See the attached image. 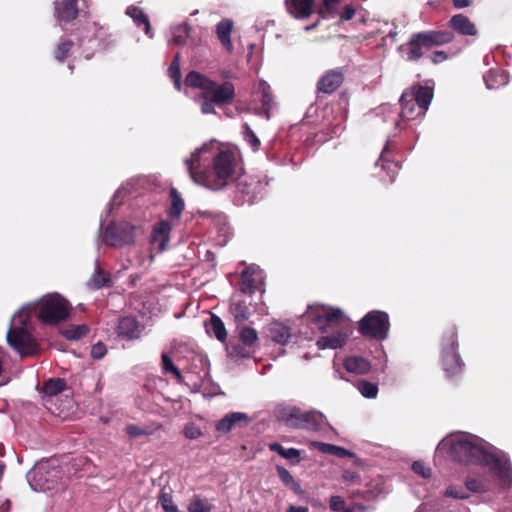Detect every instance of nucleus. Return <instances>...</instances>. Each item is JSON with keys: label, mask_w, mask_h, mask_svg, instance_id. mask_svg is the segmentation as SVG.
<instances>
[{"label": "nucleus", "mask_w": 512, "mask_h": 512, "mask_svg": "<svg viewBox=\"0 0 512 512\" xmlns=\"http://www.w3.org/2000/svg\"><path fill=\"white\" fill-rule=\"evenodd\" d=\"M437 451L448 453L458 462L489 469V477L466 480V488L472 492H499L512 484V467L506 454L475 435L463 432L452 434L438 444Z\"/></svg>", "instance_id": "nucleus-1"}, {"label": "nucleus", "mask_w": 512, "mask_h": 512, "mask_svg": "<svg viewBox=\"0 0 512 512\" xmlns=\"http://www.w3.org/2000/svg\"><path fill=\"white\" fill-rule=\"evenodd\" d=\"M184 162L196 184L214 191L223 189L243 172L239 150L214 140L195 149Z\"/></svg>", "instance_id": "nucleus-2"}, {"label": "nucleus", "mask_w": 512, "mask_h": 512, "mask_svg": "<svg viewBox=\"0 0 512 512\" xmlns=\"http://www.w3.org/2000/svg\"><path fill=\"white\" fill-rule=\"evenodd\" d=\"M306 318L321 332L335 330L332 335L319 338L316 342L320 350L341 348L351 333L350 321L339 308L322 304L310 305Z\"/></svg>", "instance_id": "nucleus-3"}, {"label": "nucleus", "mask_w": 512, "mask_h": 512, "mask_svg": "<svg viewBox=\"0 0 512 512\" xmlns=\"http://www.w3.org/2000/svg\"><path fill=\"white\" fill-rule=\"evenodd\" d=\"M30 309V306H23L12 316L6 336L9 346L22 357L33 356L39 351L32 335Z\"/></svg>", "instance_id": "nucleus-4"}, {"label": "nucleus", "mask_w": 512, "mask_h": 512, "mask_svg": "<svg viewBox=\"0 0 512 512\" xmlns=\"http://www.w3.org/2000/svg\"><path fill=\"white\" fill-rule=\"evenodd\" d=\"M432 99V87L415 85L404 91L400 98V120L406 122L424 116Z\"/></svg>", "instance_id": "nucleus-5"}, {"label": "nucleus", "mask_w": 512, "mask_h": 512, "mask_svg": "<svg viewBox=\"0 0 512 512\" xmlns=\"http://www.w3.org/2000/svg\"><path fill=\"white\" fill-rule=\"evenodd\" d=\"M27 306L31 307L30 316L36 312L38 318L45 324H57L66 320L70 314L68 301L58 293L47 294L38 302Z\"/></svg>", "instance_id": "nucleus-6"}, {"label": "nucleus", "mask_w": 512, "mask_h": 512, "mask_svg": "<svg viewBox=\"0 0 512 512\" xmlns=\"http://www.w3.org/2000/svg\"><path fill=\"white\" fill-rule=\"evenodd\" d=\"M185 84L189 87L199 88L207 98L212 99L218 105L231 103L235 96L232 83L217 84L196 71H191L186 76Z\"/></svg>", "instance_id": "nucleus-7"}, {"label": "nucleus", "mask_w": 512, "mask_h": 512, "mask_svg": "<svg viewBox=\"0 0 512 512\" xmlns=\"http://www.w3.org/2000/svg\"><path fill=\"white\" fill-rule=\"evenodd\" d=\"M60 479V470L53 461L37 463L27 474V480L34 491L47 492L54 489Z\"/></svg>", "instance_id": "nucleus-8"}, {"label": "nucleus", "mask_w": 512, "mask_h": 512, "mask_svg": "<svg viewBox=\"0 0 512 512\" xmlns=\"http://www.w3.org/2000/svg\"><path fill=\"white\" fill-rule=\"evenodd\" d=\"M285 423L293 428L318 431L327 424L326 417L318 411H301L291 408L284 417Z\"/></svg>", "instance_id": "nucleus-9"}, {"label": "nucleus", "mask_w": 512, "mask_h": 512, "mask_svg": "<svg viewBox=\"0 0 512 512\" xmlns=\"http://www.w3.org/2000/svg\"><path fill=\"white\" fill-rule=\"evenodd\" d=\"M389 317L383 311H371L362 318L359 324V331L362 335L384 340L389 332Z\"/></svg>", "instance_id": "nucleus-10"}, {"label": "nucleus", "mask_w": 512, "mask_h": 512, "mask_svg": "<svg viewBox=\"0 0 512 512\" xmlns=\"http://www.w3.org/2000/svg\"><path fill=\"white\" fill-rule=\"evenodd\" d=\"M134 240V227L129 223L108 225L103 235V241L111 246H123Z\"/></svg>", "instance_id": "nucleus-11"}, {"label": "nucleus", "mask_w": 512, "mask_h": 512, "mask_svg": "<svg viewBox=\"0 0 512 512\" xmlns=\"http://www.w3.org/2000/svg\"><path fill=\"white\" fill-rule=\"evenodd\" d=\"M456 335L451 332L445 339V344L442 352V362L445 372L452 376L459 373L462 369L461 359L456 351Z\"/></svg>", "instance_id": "nucleus-12"}, {"label": "nucleus", "mask_w": 512, "mask_h": 512, "mask_svg": "<svg viewBox=\"0 0 512 512\" xmlns=\"http://www.w3.org/2000/svg\"><path fill=\"white\" fill-rule=\"evenodd\" d=\"M263 284V272L255 266H250L242 272L241 290L244 293H253Z\"/></svg>", "instance_id": "nucleus-13"}, {"label": "nucleus", "mask_w": 512, "mask_h": 512, "mask_svg": "<svg viewBox=\"0 0 512 512\" xmlns=\"http://www.w3.org/2000/svg\"><path fill=\"white\" fill-rule=\"evenodd\" d=\"M234 28V22L229 18H223L215 26L216 37L224 50L228 53L234 51V45L231 40V34Z\"/></svg>", "instance_id": "nucleus-14"}, {"label": "nucleus", "mask_w": 512, "mask_h": 512, "mask_svg": "<svg viewBox=\"0 0 512 512\" xmlns=\"http://www.w3.org/2000/svg\"><path fill=\"white\" fill-rule=\"evenodd\" d=\"M287 11L298 19L309 17L314 9V0H285Z\"/></svg>", "instance_id": "nucleus-15"}, {"label": "nucleus", "mask_w": 512, "mask_h": 512, "mask_svg": "<svg viewBox=\"0 0 512 512\" xmlns=\"http://www.w3.org/2000/svg\"><path fill=\"white\" fill-rule=\"evenodd\" d=\"M118 335L124 339L139 338L142 332V327L133 317H123L119 320L117 327Z\"/></svg>", "instance_id": "nucleus-16"}, {"label": "nucleus", "mask_w": 512, "mask_h": 512, "mask_svg": "<svg viewBox=\"0 0 512 512\" xmlns=\"http://www.w3.org/2000/svg\"><path fill=\"white\" fill-rule=\"evenodd\" d=\"M171 224L167 220L158 222L152 231L151 240L158 245L160 251L164 250L170 240Z\"/></svg>", "instance_id": "nucleus-17"}, {"label": "nucleus", "mask_w": 512, "mask_h": 512, "mask_svg": "<svg viewBox=\"0 0 512 512\" xmlns=\"http://www.w3.org/2000/svg\"><path fill=\"white\" fill-rule=\"evenodd\" d=\"M247 424L248 416L242 412H232L225 415L216 423V430L222 434H226L238 424Z\"/></svg>", "instance_id": "nucleus-18"}, {"label": "nucleus", "mask_w": 512, "mask_h": 512, "mask_svg": "<svg viewBox=\"0 0 512 512\" xmlns=\"http://www.w3.org/2000/svg\"><path fill=\"white\" fill-rule=\"evenodd\" d=\"M54 5L55 15L60 21H70L78 14L76 0H56Z\"/></svg>", "instance_id": "nucleus-19"}, {"label": "nucleus", "mask_w": 512, "mask_h": 512, "mask_svg": "<svg viewBox=\"0 0 512 512\" xmlns=\"http://www.w3.org/2000/svg\"><path fill=\"white\" fill-rule=\"evenodd\" d=\"M449 24L453 30L461 35L474 36L477 34L475 25L463 14L454 15L450 19Z\"/></svg>", "instance_id": "nucleus-20"}, {"label": "nucleus", "mask_w": 512, "mask_h": 512, "mask_svg": "<svg viewBox=\"0 0 512 512\" xmlns=\"http://www.w3.org/2000/svg\"><path fill=\"white\" fill-rule=\"evenodd\" d=\"M236 179V188L243 195L244 200L253 201L259 183L248 176L242 175V173Z\"/></svg>", "instance_id": "nucleus-21"}, {"label": "nucleus", "mask_w": 512, "mask_h": 512, "mask_svg": "<svg viewBox=\"0 0 512 512\" xmlns=\"http://www.w3.org/2000/svg\"><path fill=\"white\" fill-rule=\"evenodd\" d=\"M424 42V47L443 45L452 40V34L444 31H426L419 33Z\"/></svg>", "instance_id": "nucleus-22"}, {"label": "nucleus", "mask_w": 512, "mask_h": 512, "mask_svg": "<svg viewBox=\"0 0 512 512\" xmlns=\"http://www.w3.org/2000/svg\"><path fill=\"white\" fill-rule=\"evenodd\" d=\"M342 81L343 76L340 72L330 71L320 79L318 88L324 93H332L341 85Z\"/></svg>", "instance_id": "nucleus-23"}, {"label": "nucleus", "mask_w": 512, "mask_h": 512, "mask_svg": "<svg viewBox=\"0 0 512 512\" xmlns=\"http://www.w3.org/2000/svg\"><path fill=\"white\" fill-rule=\"evenodd\" d=\"M206 332L214 335L220 342H224L227 338V332L222 320L215 314H211L210 318L205 322Z\"/></svg>", "instance_id": "nucleus-24"}, {"label": "nucleus", "mask_w": 512, "mask_h": 512, "mask_svg": "<svg viewBox=\"0 0 512 512\" xmlns=\"http://www.w3.org/2000/svg\"><path fill=\"white\" fill-rule=\"evenodd\" d=\"M311 446L322 453L335 455L340 458L352 457L353 453L343 447L323 442H311Z\"/></svg>", "instance_id": "nucleus-25"}, {"label": "nucleus", "mask_w": 512, "mask_h": 512, "mask_svg": "<svg viewBox=\"0 0 512 512\" xmlns=\"http://www.w3.org/2000/svg\"><path fill=\"white\" fill-rule=\"evenodd\" d=\"M65 389V382L62 379H50L43 387L45 402L48 404L53 400V397L58 396Z\"/></svg>", "instance_id": "nucleus-26"}, {"label": "nucleus", "mask_w": 512, "mask_h": 512, "mask_svg": "<svg viewBox=\"0 0 512 512\" xmlns=\"http://www.w3.org/2000/svg\"><path fill=\"white\" fill-rule=\"evenodd\" d=\"M424 47V42L419 33H415L412 35L411 39L408 42L407 48V59L409 61H416L422 56V49Z\"/></svg>", "instance_id": "nucleus-27"}, {"label": "nucleus", "mask_w": 512, "mask_h": 512, "mask_svg": "<svg viewBox=\"0 0 512 512\" xmlns=\"http://www.w3.org/2000/svg\"><path fill=\"white\" fill-rule=\"evenodd\" d=\"M126 14L133 19V21L136 25L140 26L141 24H143L145 33L150 38L153 37V34L151 33V26H150L148 17L146 14H144V12L140 8H138L136 6H130L127 8Z\"/></svg>", "instance_id": "nucleus-28"}, {"label": "nucleus", "mask_w": 512, "mask_h": 512, "mask_svg": "<svg viewBox=\"0 0 512 512\" xmlns=\"http://www.w3.org/2000/svg\"><path fill=\"white\" fill-rule=\"evenodd\" d=\"M344 366L347 371L357 374H365L370 370V364L367 360L357 356L348 357Z\"/></svg>", "instance_id": "nucleus-29"}, {"label": "nucleus", "mask_w": 512, "mask_h": 512, "mask_svg": "<svg viewBox=\"0 0 512 512\" xmlns=\"http://www.w3.org/2000/svg\"><path fill=\"white\" fill-rule=\"evenodd\" d=\"M191 27L187 23H181L171 28V42L175 45H184L190 36Z\"/></svg>", "instance_id": "nucleus-30"}, {"label": "nucleus", "mask_w": 512, "mask_h": 512, "mask_svg": "<svg viewBox=\"0 0 512 512\" xmlns=\"http://www.w3.org/2000/svg\"><path fill=\"white\" fill-rule=\"evenodd\" d=\"M269 331L273 341L282 345H285L289 341L290 331L285 325L274 322L270 325Z\"/></svg>", "instance_id": "nucleus-31"}, {"label": "nucleus", "mask_w": 512, "mask_h": 512, "mask_svg": "<svg viewBox=\"0 0 512 512\" xmlns=\"http://www.w3.org/2000/svg\"><path fill=\"white\" fill-rule=\"evenodd\" d=\"M348 1L349 0H322L319 13L323 17L335 18L337 13H339L340 6Z\"/></svg>", "instance_id": "nucleus-32"}, {"label": "nucleus", "mask_w": 512, "mask_h": 512, "mask_svg": "<svg viewBox=\"0 0 512 512\" xmlns=\"http://www.w3.org/2000/svg\"><path fill=\"white\" fill-rule=\"evenodd\" d=\"M484 82L488 89H496L500 85H505L507 78L499 71L491 69L484 75Z\"/></svg>", "instance_id": "nucleus-33"}, {"label": "nucleus", "mask_w": 512, "mask_h": 512, "mask_svg": "<svg viewBox=\"0 0 512 512\" xmlns=\"http://www.w3.org/2000/svg\"><path fill=\"white\" fill-rule=\"evenodd\" d=\"M111 285V278L99 267L96 268L95 273L88 282V286L93 289H100L105 286Z\"/></svg>", "instance_id": "nucleus-34"}, {"label": "nucleus", "mask_w": 512, "mask_h": 512, "mask_svg": "<svg viewBox=\"0 0 512 512\" xmlns=\"http://www.w3.org/2000/svg\"><path fill=\"white\" fill-rule=\"evenodd\" d=\"M89 329L86 325H71L62 330V335L68 340H78L88 333Z\"/></svg>", "instance_id": "nucleus-35"}, {"label": "nucleus", "mask_w": 512, "mask_h": 512, "mask_svg": "<svg viewBox=\"0 0 512 512\" xmlns=\"http://www.w3.org/2000/svg\"><path fill=\"white\" fill-rule=\"evenodd\" d=\"M171 207L169 209V215L173 218H178L184 209V201L176 189H171Z\"/></svg>", "instance_id": "nucleus-36"}, {"label": "nucleus", "mask_w": 512, "mask_h": 512, "mask_svg": "<svg viewBox=\"0 0 512 512\" xmlns=\"http://www.w3.org/2000/svg\"><path fill=\"white\" fill-rule=\"evenodd\" d=\"M258 92L261 93L262 104L264 106V113L267 119H269V109L272 105V96L270 93V87L265 81H260L258 84Z\"/></svg>", "instance_id": "nucleus-37"}, {"label": "nucleus", "mask_w": 512, "mask_h": 512, "mask_svg": "<svg viewBox=\"0 0 512 512\" xmlns=\"http://www.w3.org/2000/svg\"><path fill=\"white\" fill-rule=\"evenodd\" d=\"M277 473L284 485L292 488L295 492L300 490V485L295 481L294 477L286 468L277 466Z\"/></svg>", "instance_id": "nucleus-38"}, {"label": "nucleus", "mask_w": 512, "mask_h": 512, "mask_svg": "<svg viewBox=\"0 0 512 512\" xmlns=\"http://www.w3.org/2000/svg\"><path fill=\"white\" fill-rule=\"evenodd\" d=\"M169 76L174 81V86L177 90L181 87V72H180V62H179V54H177L172 60L169 69Z\"/></svg>", "instance_id": "nucleus-39"}, {"label": "nucleus", "mask_w": 512, "mask_h": 512, "mask_svg": "<svg viewBox=\"0 0 512 512\" xmlns=\"http://www.w3.org/2000/svg\"><path fill=\"white\" fill-rule=\"evenodd\" d=\"M162 370L164 373H171L174 377L181 382L182 375L179 369L174 365L172 359L166 354H162Z\"/></svg>", "instance_id": "nucleus-40"}, {"label": "nucleus", "mask_w": 512, "mask_h": 512, "mask_svg": "<svg viewBox=\"0 0 512 512\" xmlns=\"http://www.w3.org/2000/svg\"><path fill=\"white\" fill-rule=\"evenodd\" d=\"M233 314L238 322L246 321L250 316L248 305L244 301H239L233 305Z\"/></svg>", "instance_id": "nucleus-41"}, {"label": "nucleus", "mask_w": 512, "mask_h": 512, "mask_svg": "<svg viewBox=\"0 0 512 512\" xmlns=\"http://www.w3.org/2000/svg\"><path fill=\"white\" fill-rule=\"evenodd\" d=\"M240 340L245 346H252L258 340V334L255 329L251 327H243L240 330Z\"/></svg>", "instance_id": "nucleus-42"}, {"label": "nucleus", "mask_w": 512, "mask_h": 512, "mask_svg": "<svg viewBox=\"0 0 512 512\" xmlns=\"http://www.w3.org/2000/svg\"><path fill=\"white\" fill-rule=\"evenodd\" d=\"M357 389L366 398H375L378 393L377 385L367 381H359Z\"/></svg>", "instance_id": "nucleus-43"}, {"label": "nucleus", "mask_w": 512, "mask_h": 512, "mask_svg": "<svg viewBox=\"0 0 512 512\" xmlns=\"http://www.w3.org/2000/svg\"><path fill=\"white\" fill-rule=\"evenodd\" d=\"M211 510V505L199 497H194L188 504L189 512H211Z\"/></svg>", "instance_id": "nucleus-44"}, {"label": "nucleus", "mask_w": 512, "mask_h": 512, "mask_svg": "<svg viewBox=\"0 0 512 512\" xmlns=\"http://www.w3.org/2000/svg\"><path fill=\"white\" fill-rule=\"evenodd\" d=\"M387 151V146L385 147L384 151L381 154L380 160L382 161V168L387 171V174L390 178V181H394L396 174L399 171V165L397 162L393 161H386L384 158V154Z\"/></svg>", "instance_id": "nucleus-45"}, {"label": "nucleus", "mask_w": 512, "mask_h": 512, "mask_svg": "<svg viewBox=\"0 0 512 512\" xmlns=\"http://www.w3.org/2000/svg\"><path fill=\"white\" fill-rule=\"evenodd\" d=\"M159 503L165 512H181L174 504L172 496L168 493H161Z\"/></svg>", "instance_id": "nucleus-46"}, {"label": "nucleus", "mask_w": 512, "mask_h": 512, "mask_svg": "<svg viewBox=\"0 0 512 512\" xmlns=\"http://www.w3.org/2000/svg\"><path fill=\"white\" fill-rule=\"evenodd\" d=\"M183 433L190 440L198 439L203 434L202 429L193 422H189L184 426Z\"/></svg>", "instance_id": "nucleus-47"}, {"label": "nucleus", "mask_w": 512, "mask_h": 512, "mask_svg": "<svg viewBox=\"0 0 512 512\" xmlns=\"http://www.w3.org/2000/svg\"><path fill=\"white\" fill-rule=\"evenodd\" d=\"M243 136L245 141L251 146V148L254 151L258 150L260 146V140L258 139V137L255 135V133L252 131L248 124L244 125Z\"/></svg>", "instance_id": "nucleus-48"}, {"label": "nucleus", "mask_w": 512, "mask_h": 512, "mask_svg": "<svg viewBox=\"0 0 512 512\" xmlns=\"http://www.w3.org/2000/svg\"><path fill=\"white\" fill-rule=\"evenodd\" d=\"M125 431H126L127 435L130 436L131 438H137V437H141V436H145V435H150L152 433L151 430H149L147 428L140 427L135 424L127 425L125 428Z\"/></svg>", "instance_id": "nucleus-49"}, {"label": "nucleus", "mask_w": 512, "mask_h": 512, "mask_svg": "<svg viewBox=\"0 0 512 512\" xmlns=\"http://www.w3.org/2000/svg\"><path fill=\"white\" fill-rule=\"evenodd\" d=\"M444 495L446 497L456 498V499H466L468 498L467 492L462 487L449 486Z\"/></svg>", "instance_id": "nucleus-50"}, {"label": "nucleus", "mask_w": 512, "mask_h": 512, "mask_svg": "<svg viewBox=\"0 0 512 512\" xmlns=\"http://www.w3.org/2000/svg\"><path fill=\"white\" fill-rule=\"evenodd\" d=\"M412 470L423 478H429L431 476L430 467L421 461H415L412 464Z\"/></svg>", "instance_id": "nucleus-51"}, {"label": "nucleus", "mask_w": 512, "mask_h": 512, "mask_svg": "<svg viewBox=\"0 0 512 512\" xmlns=\"http://www.w3.org/2000/svg\"><path fill=\"white\" fill-rule=\"evenodd\" d=\"M71 47H72V42H70V41H65V42L59 43V45L57 46L56 51H55L56 59L59 61H63L65 59V57L67 56V53L69 52Z\"/></svg>", "instance_id": "nucleus-52"}, {"label": "nucleus", "mask_w": 512, "mask_h": 512, "mask_svg": "<svg viewBox=\"0 0 512 512\" xmlns=\"http://www.w3.org/2000/svg\"><path fill=\"white\" fill-rule=\"evenodd\" d=\"M355 7L351 4H346L343 8L339 9V13H337L336 17H338L340 20H350L355 15Z\"/></svg>", "instance_id": "nucleus-53"}, {"label": "nucleus", "mask_w": 512, "mask_h": 512, "mask_svg": "<svg viewBox=\"0 0 512 512\" xmlns=\"http://www.w3.org/2000/svg\"><path fill=\"white\" fill-rule=\"evenodd\" d=\"M107 353L106 346L102 342H97L91 348V356L95 360L102 359Z\"/></svg>", "instance_id": "nucleus-54"}, {"label": "nucleus", "mask_w": 512, "mask_h": 512, "mask_svg": "<svg viewBox=\"0 0 512 512\" xmlns=\"http://www.w3.org/2000/svg\"><path fill=\"white\" fill-rule=\"evenodd\" d=\"M345 507V501L340 496H332L330 498V508L333 511H343Z\"/></svg>", "instance_id": "nucleus-55"}, {"label": "nucleus", "mask_w": 512, "mask_h": 512, "mask_svg": "<svg viewBox=\"0 0 512 512\" xmlns=\"http://www.w3.org/2000/svg\"><path fill=\"white\" fill-rule=\"evenodd\" d=\"M205 98H207V97L205 96ZM214 104L215 103L212 101V99H210V100L205 99L201 105V112L203 114L215 113Z\"/></svg>", "instance_id": "nucleus-56"}, {"label": "nucleus", "mask_w": 512, "mask_h": 512, "mask_svg": "<svg viewBox=\"0 0 512 512\" xmlns=\"http://www.w3.org/2000/svg\"><path fill=\"white\" fill-rule=\"evenodd\" d=\"M300 456V451L295 448H284V452L282 453V457L285 459H294Z\"/></svg>", "instance_id": "nucleus-57"}, {"label": "nucleus", "mask_w": 512, "mask_h": 512, "mask_svg": "<svg viewBox=\"0 0 512 512\" xmlns=\"http://www.w3.org/2000/svg\"><path fill=\"white\" fill-rule=\"evenodd\" d=\"M452 2L457 9H461L468 7L471 3V0H452Z\"/></svg>", "instance_id": "nucleus-58"}, {"label": "nucleus", "mask_w": 512, "mask_h": 512, "mask_svg": "<svg viewBox=\"0 0 512 512\" xmlns=\"http://www.w3.org/2000/svg\"><path fill=\"white\" fill-rule=\"evenodd\" d=\"M445 59H446V54L443 51H436L433 54L432 61L434 63H438V62H441V61H443Z\"/></svg>", "instance_id": "nucleus-59"}, {"label": "nucleus", "mask_w": 512, "mask_h": 512, "mask_svg": "<svg viewBox=\"0 0 512 512\" xmlns=\"http://www.w3.org/2000/svg\"><path fill=\"white\" fill-rule=\"evenodd\" d=\"M269 449L271 451L277 452L280 456H282V453L284 452V447L279 443H271L269 445Z\"/></svg>", "instance_id": "nucleus-60"}, {"label": "nucleus", "mask_w": 512, "mask_h": 512, "mask_svg": "<svg viewBox=\"0 0 512 512\" xmlns=\"http://www.w3.org/2000/svg\"><path fill=\"white\" fill-rule=\"evenodd\" d=\"M286 512H309L307 507L291 505Z\"/></svg>", "instance_id": "nucleus-61"}, {"label": "nucleus", "mask_w": 512, "mask_h": 512, "mask_svg": "<svg viewBox=\"0 0 512 512\" xmlns=\"http://www.w3.org/2000/svg\"><path fill=\"white\" fill-rule=\"evenodd\" d=\"M10 509V502L6 500L0 505V512H8Z\"/></svg>", "instance_id": "nucleus-62"}, {"label": "nucleus", "mask_w": 512, "mask_h": 512, "mask_svg": "<svg viewBox=\"0 0 512 512\" xmlns=\"http://www.w3.org/2000/svg\"><path fill=\"white\" fill-rule=\"evenodd\" d=\"M4 468H5V465L2 462H0V479L2 478V475L4 473Z\"/></svg>", "instance_id": "nucleus-63"}]
</instances>
